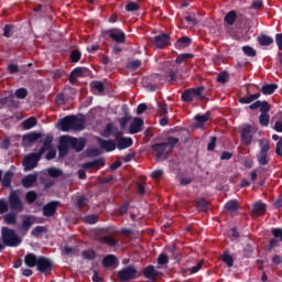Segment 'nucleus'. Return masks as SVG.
<instances>
[{"label": "nucleus", "instance_id": "58", "mask_svg": "<svg viewBox=\"0 0 282 282\" xmlns=\"http://www.w3.org/2000/svg\"><path fill=\"white\" fill-rule=\"evenodd\" d=\"M197 208L198 210H202V213H206V210H208V202L204 198H200L197 202Z\"/></svg>", "mask_w": 282, "mask_h": 282}, {"label": "nucleus", "instance_id": "51", "mask_svg": "<svg viewBox=\"0 0 282 282\" xmlns=\"http://www.w3.org/2000/svg\"><path fill=\"white\" fill-rule=\"evenodd\" d=\"M127 67H128V69L135 72V69H140V67H142V61H140V59L131 61L128 63Z\"/></svg>", "mask_w": 282, "mask_h": 282}, {"label": "nucleus", "instance_id": "39", "mask_svg": "<svg viewBox=\"0 0 282 282\" xmlns=\"http://www.w3.org/2000/svg\"><path fill=\"white\" fill-rule=\"evenodd\" d=\"M237 11L231 10L225 15V23L228 25H235V22L237 21Z\"/></svg>", "mask_w": 282, "mask_h": 282}, {"label": "nucleus", "instance_id": "32", "mask_svg": "<svg viewBox=\"0 0 282 282\" xmlns=\"http://www.w3.org/2000/svg\"><path fill=\"white\" fill-rule=\"evenodd\" d=\"M272 122H274V131H276L278 133H282V111L278 112L273 118H272Z\"/></svg>", "mask_w": 282, "mask_h": 282}, {"label": "nucleus", "instance_id": "13", "mask_svg": "<svg viewBox=\"0 0 282 282\" xmlns=\"http://www.w3.org/2000/svg\"><path fill=\"white\" fill-rule=\"evenodd\" d=\"M61 206V202L58 200H52L43 206V216L44 217H54L56 215V210H58V207Z\"/></svg>", "mask_w": 282, "mask_h": 282}, {"label": "nucleus", "instance_id": "12", "mask_svg": "<svg viewBox=\"0 0 282 282\" xmlns=\"http://www.w3.org/2000/svg\"><path fill=\"white\" fill-rule=\"evenodd\" d=\"M253 135H252V127L246 126L240 131V142L245 147H250L252 144Z\"/></svg>", "mask_w": 282, "mask_h": 282}, {"label": "nucleus", "instance_id": "63", "mask_svg": "<svg viewBox=\"0 0 282 282\" xmlns=\"http://www.w3.org/2000/svg\"><path fill=\"white\" fill-rule=\"evenodd\" d=\"M159 265H166L169 263V256L166 253H161L158 258Z\"/></svg>", "mask_w": 282, "mask_h": 282}, {"label": "nucleus", "instance_id": "21", "mask_svg": "<svg viewBox=\"0 0 282 282\" xmlns=\"http://www.w3.org/2000/svg\"><path fill=\"white\" fill-rule=\"evenodd\" d=\"M193 43V40L188 36H182L180 37L175 44V50H186V47H191V44Z\"/></svg>", "mask_w": 282, "mask_h": 282}, {"label": "nucleus", "instance_id": "33", "mask_svg": "<svg viewBox=\"0 0 282 282\" xmlns=\"http://www.w3.org/2000/svg\"><path fill=\"white\" fill-rule=\"evenodd\" d=\"M12 177H14V173H12L11 171L4 173L1 181L3 188H10V186H12Z\"/></svg>", "mask_w": 282, "mask_h": 282}, {"label": "nucleus", "instance_id": "37", "mask_svg": "<svg viewBox=\"0 0 282 282\" xmlns=\"http://www.w3.org/2000/svg\"><path fill=\"white\" fill-rule=\"evenodd\" d=\"M258 43L259 45H261L262 47H267L268 45H272V43H274V39L262 34L258 37Z\"/></svg>", "mask_w": 282, "mask_h": 282}, {"label": "nucleus", "instance_id": "29", "mask_svg": "<svg viewBox=\"0 0 282 282\" xmlns=\"http://www.w3.org/2000/svg\"><path fill=\"white\" fill-rule=\"evenodd\" d=\"M225 210L227 215H232L239 210V203L237 200H229L225 204Z\"/></svg>", "mask_w": 282, "mask_h": 282}, {"label": "nucleus", "instance_id": "31", "mask_svg": "<svg viewBox=\"0 0 282 282\" xmlns=\"http://www.w3.org/2000/svg\"><path fill=\"white\" fill-rule=\"evenodd\" d=\"M99 241L100 243H105L110 248H116V246H118V240H116V238H113L112 236H101L99 238Z\"/></svg>", "mask_w": 282, "mask_h": 282}, {"label": "nucleus", "instance_id": "16", "mask_svg": "<svg viewBox=\"0 0 282 282\" xmlns=\"http://www.w3.org/2000/svg\"><path fill=\"white\" fill-rule=\"evenodd\" d=\"M98 143L100 149H104L107 153H111L112 151H116L118 149L117 143L115 140H105V139H98Z\"/></svg>", "mask_w": 282, "mask_h": 282}, {"label": "nucleus", "instance_id": "60", "mask_svg": "<svg viewBox=\"0 0 282 282\" xmlns=\"http://www.w3.org/2000/svg\"><path fill=\"white\" fill-rule=\"evenodd\" d=\"M177 68H171L169 67L166 70H165V74L169 75L170 77V80H177Z\"/></svg>", "mask_w": 282, "mask_h": 282}, {"label": "nucleus", "instance_id": "30", "mask_svg": "<svg viewBox=\"0 0 282 282\" xmlns=\"http://www.w3.org/2000/svg\"><path fill=\"white\" fill-rule=\"evenodd\" d=\"M259 98H261V93H256L247 97H241L239 99V102L241 105H250L251 102H254V100H259Z\"/></svg>", "mask_w": 282, "mask_h": 282}, {"label": "nucleus", "instance_id": "61", "mask_svg": "<svg viewBox=\"0 0 282 282\" xmlns=\"http://www.w3.org/2000/svg\"><path fill=\"white\" fill-rule=\"evenodd\" d=\"M260 113H270V102L267 100L260 101Z\"/></svg>", "mask_w": 282, "mask_h": 282}, {"label": "nucleus", "instance_id": "47", "mask_svg": "<svg viewBox=\"0 0 282 282\" xmlns=\"http://www.w3.org/2000/svg\"><path fill=\"white\" fill-rule=\"evenodd\" d=\"M39 199V194H36L34 191H29L25 194V200L28 204H34Z\"/></svg>", "mask_w": 282, "mask_h": 282}, {"label": "nucleus", "instance_id": "6", "mask_svg": "<svg viewBox=\"0 0 282 282\" xmlns=\"http://www.w3.org/2000/svg\"><path fill=\"white\" fill-rule=\"evenodd\" d=\"M9 208L11 210H18V213H23V200H21V195L19 191H11L8 198Z\"/></svg>", "mask_w": 282, "mask_h": 282}, {"label": "nucleus", "instance_id": "17", "mask_svg": "<svg viewBox=\"0 0 282 282\" xmlns=\"http://www.w3.org/2000/svg\"><path fill=\"white\" fill-rule=\"evenodd\" d=\"M143 276L150 281H155L160 276V271L155 270L153 264H150L143 269Z\"/></svg>", "mask_w": 282, "mask_h": 282}, {"label": "nucleus", "instance_id": "1", "mask_svg": "<svg viewBox=\"0 0 282 282\" xmlns=\"http://www.w3.org/2000/svg\"><path fill=\"white\" fill-rule=\"evenodd\" d=\"M61 131H83L85 129V120L76 117V115L66 116L59 119L58 123Z\"/></svg>", "mask_w": 282, "mask_h": 282}, {"label": "nucleus", "instance_id": "36", "mask_svg": "<svg viewBox=\"0 0 282 282\" xmlns=\"http://www.w3.org/2000/svg\"><path fill=\"white\" fill-rule=\"evenodd\" d=\"M70 74H73V76H75L76 78H83V76H87V74H89V68L76 67L70 72Z\"/></svg>", "mask_w": 282, "mask_h": 282}, {"label": "nucleus", "instance_id": "48", "mask_svg": "<svg viewBox=\"0 0 282 282\" xmlns=\"http://www.w3.org/2000/svg\"><path fill=\"white\" fill-rule=\"evenodd\" d=\"M47 173H48L50 177H53V178L63 177V170H61V169L50 167L47 170Z\"/></svg>", "mask_w": 282, "mask_h": 282}, {"label": "nucleus", "instance_id": "41", "mask_svg": "<svg viewBox=\"0 0 282 282\" xmlns=\"http://www.w3.org/2000/svg\"><path fill=\"white\" fill-rule=\"evenodd\" d=\"M216 80L220 83V85H226V83L230 80V74L227 70H223L217 75Z\"/></svg>", "mask_w": 282, "mask_h": 282}, {"label": "nucleus", "instance_id": "3", "mask_svg": "<svg viewBox=\"0 0 282 282\" xmlns=\"http://www.w3.org/2000/svg\"><path fill=\"white\" fill-rule=\"evenodd\" d=\"M204 86L196 88H187L181 95L182 102H193V100H206L204 96Z\"/></svg>", "mask_w": 282, "mask_h": 282}, {"label": "nucleus", "instance_id": "22", "mask_svg": "<svg viewBox=\"0 0 282 282\" xmlns=\"http://www.w3.org/2000/svg\"><path fill=\"white\" fill-rule=\"evenodd\" d=\"M39 180L37 174H29L21 180V184L24 188H32L34 183Z\"/></svg>", "mask_w": 282, "mask_h": 282}, {"label": "nucleus", "instance_id": "56", "mask_svg": "<svg viewBox=\"0 0 282 282\" xmlns=\"http://www.w3.org/2000/svg\"><path fill=\"white\" fill-rule=\"evenodd\" d=\"M242 52L246 56L254 57L257 56V51L252 46H242Z\"/></svg>", "mask_w": 282, "mask_h": 282}, {"label": "nucleus", "instance_id": "55", "mask_svg": "<svg viewBox=\"0 0 282 282\" xmlns=\"http://www.w3.org/2000/svg\"><path fill=\"white\" fill-rule=\"evenodd\" d=\"M12 32H14V26L12 24H6L3 28V36L6 39H10L12 36Z\"/></svg>", "mask_w": 282, "mask_h": 282}, {"label": "nucleus", "instance_id": "45", "mask_svg": "<svg viewBox=\"0 0 282 282\" xmlns=\"http://www.w3.org/2000/svg\"><path fill=\"white\" fill-rule=\"evenodd\" d=\"M82 257L87 261H94L96 259V251H94L93 249L84 250L82 252Z\"/></svg>", "mask_w": 282, "mask_h": 282}, {"label": "nucleus", "instance_id": "19", "mask_svg": "<svg viewBox=\"0 0 282 282\" xmlns=\"http://www.w3.org/2000/svg\"><path fill=\"white\" fill-rule=\"evenodd\" d=\"M69 142L67 141V137H61L59 145H58V153L59 158H65L67 153H69Z\"/></svg>", "mask_w": 282, "mask_h": 282}, {"label": "nucleus", "instance_id": "10", "mask_svg": "<svg viewBox=\"0 0 282 282\" xmlns=\"http://www.w3.org/2000/svg\"><path fill=\"white\" fill-rule=\"evenodd\" d=\"M37 271L42 274L47 272H52V268H54V262L47 257L40 256L37 260Z\"/></svg>", "mask_w": 282, "mask_h": 282}, {"label": "nucleus", "instance_id": "26", "mask_svg": "<svg viewBox=\"0 0 282 282\" xmlns=\"http://www.w3.org/2000/svg\"><path fill=\"white\" fill-rule=\"evenodd\" d=\"M279 89L278 84H264L262 85L260 91H262L263 96H272L274 91Z\"/></svg>", "mask_w": 282, "mask_h": 282}, {"label": "nucleus", "instance_id": "2", "mask_svg": "<svg viewBox=\"0 0 282 282\" xmlns=\"http://www.w3.org/2000/svg\"><path fill=\"white\" fill-rule=\"evenodd\" d=\"M1 239L7 248H17L18 246H21V237H19V234H17L14 229L2 227Z\"/></svg>", "mask_w": 282, "mask_h": 282}, {"label": "nucleus", "instance_id": "7", "mask_svg": "<svg viewBox=\"0 0 282 282\" xmlns=\"http://www.w3.org/2000/svg\"><path fill=\"white\" fill-rule=\"evenodd\" d=\"M151 149L155 153L156 160H166L172 153L171 148H169V143L166 142L155 143Z\"/></svg>", "mask_w": 282, "mask_h": 282}, {"label": "nucleus", "instance_id": "20", "mask_svg": "<svg viewBox=\"0 0 282 282\" xmlns=\"http://www.w3.org/2000/svg\"><path fill=\"white\" fill-rule=\"evenodd\" d=\"M133 147V139L131 137H121L117 142V149L119 151H124V149H129Z\"/></svg>", "mask_w": 282, "mask_h": 282}, {"label": "nucleus", "instance_id": "44", "mask_svg": "<svg viewBox=\"0 0 282 282\" xmlns=\"http://www.w3.org/2000/svg\"><path fill=\"white\" fill-rule=\"evenodd\" d=\"M1 105H7V107H14V96L12 94H9L7 97H2L0 99Z\"/></svg>", "mask_w": 282, "mask_h": 282}, {"label": "nucleus", "instance_id": "64", "mask_svg": "<svg viewBox=\"0 0 282 282\" xmlns=\"http://www.w3.org/2000/svg\"><path fill=\"white\" fill-rule=\"evenodd\" d=\"M275 44L278 45V50L282 52V33L275 34Z\"/></svg>", "mask_w": 282, "mask_h": 282}, {"label": "nucleus", "instance_id": "15", "mask_svg": "<svg viewBox=\"0 0 282 282\" xmlns=\"http://www.w3.org/2000/svg\"><path fill=\"white\" fill-rule=\"evenodd\" d=\"M143 127H144V120L140 117H135L130 123L129 133L131 135H135V133L142 132Z\"/></svg>", "mask_w": 282, "mask_h": 282}, {"label": "nucleus", "instance_id": "34", "mask_svg": "<svg viewBox=\"0 0 282 282\" xmlns=\"http://www.w3.org/2000/svg\"><path fill=\"white\" fill-rule=\"evenodd\" d=\"M258 164L260 166H268L270 164V159L268 158V152H258L256 155Z\"/></svg>", "mask_w": 282, "mask_h": 282}, {"label": "nucleus", "instance_id": "40", "mask_svg": "<svg viewBox=\"0 0 282 282\" xmlns=\"http://www.w3.org/2000/svg\"><path fill=\"white\" fill-rule=\"evenodd\" d=\"M260 153H268L270 151V140L263 138L258 141Z\"/></svg>", "mask_w": 282, "mask_h": 282}, {"label": "nucleus", "instance_id": "25", "mask_svg": "<svg viewBox=\"0 0 282 282\" xmlns=\"http://www.w3.org/2000/svg\"><path fill=\"white\" fill-rule=\"evenodd\" d=\"M83 166L84 169H102V166H105V159L99 158L97 160L86 162Z\"/></svg>", "mask_w": 282, "mask_h": 282}, {"label": "nucleus", "instance_id": "35", "mask_svg": "<svg viewBox=\"0 0 282 282\" xmlns=\"http://www.w3.org/2000/svg\"><path fill=\"white\" fill-rule=\"evenodd\" d=\"M34 221H36V218L34 216H25L22 220V228L23 230L28 231L30 228H32Z\"/></svg>", "mask_w": 282, "mask_h": 282}, {"label": "nucleus", "instance_id": "18", "mask_svg": "<svg viewBox=\"0 0 282 282\" xmlns=\"http://www.w3.org/2000/svg\"><path fill=\"white\" fill-rule=\"evenodd\" d=\"M42 134L40 132H30L22 137L23 147H30L33 142H36Z\"/></svg>", "mask_w": 282, "mask_h": 282}, {"label": "nucleus", "instance_id": "53", "mask_svg": "<svg viewBox=\"0 0 282 282\" xmlns=\"http://www.w3.org/2000/svg\"><path fill=\"white\" fill-rule=\"evenodd\" d=\"M259 123L261 124V127H268L270 124V115L261 113L259 116Z\"/></svg>", "mask_w": 282, "mask_h": 282}, {"label": "nucleus", "instance_id": "27", "mask_svg": "<svg viewBox=\"0 0 282 282\" xmlns=\"http://www.w3.org/2000/svg\"><path fill=\"white\" fill-rule=\"evenodd\" d=\"M118 263V258H116L115 254H107L102 259V265L104 268H113Z\"/></svg>", "mask_w": 282, "mask_h": 282}, {"label": "nucleus", "instance_id": "24", "mask_svg": "<svg viewBox=\"0 0 282 282\" xmlns=\"http://www.w3.org/2000/svg\"><path fill=\"white\" fill-rule=\"evenodd\" d=\"M24 263L28 268H36L39 265V257L34 253H28L24 257Z\"/></svg>", "mask_w": 282, "mask_h": 282}, {"label": "nucleus", "instance_id": "62", "mask_svg": "<svg viewBox=\"0 0 282 282\" xmlns=\"http://www.w3.org/2000/svg\"><path fill=\"white\" fill-rule=\"evenodd\" d=\"M203 265H204V261H199L195 267L189 268L187 272L189 274H197V272L202 270Z\"/></svg>", "mask_w": 282, "mask_h": 282}, {"label": "nucleus", "instance_id": "59", "mask_svg": "<svg viewBox=\"0 0 282 282\" xmlns=\"http://www.w3.org/2000/svg\"><path fill=\"white\" fill-rule=\"evenodd\" d=\"M43 232H47V227L45 226H36L32 231L31 235H33V237H39V235L43 234Z\"/></svg>", "mask_w": 282, "mask_h": 282}, {"label": "nucleus", "instance_id": "54", "mask_svg": "<svg viewBox=\"0 0 282 282\" xmlns=\"http://www.w3.org/2000/svg\"><path fill=\"white\" fill-rule=\"evenodd\" d=\"M84 223L89 225L98 224V215L93 214V215L85 216Z\"/></svg>", "mask_w": 282, "mask_h": 282}, {"label": "nucleus", "instance_id": "49", "mask_svg": "<svg viewBox=\"0 0 282 282\" xmlns=\"http://www.w3.org/2000/svg\"><path fill=\"white\" fill-rule=\"evenodd\" d=\"M221 261L223 263H226L228 268H232V265H235V259L227 252L223 254Z\"/></svg>", "mask_w": 282, "mask_h": 282}, {"label": "nucleus", "instance_id": "46", "mask_svg": "<svg viewBox=\"0 0 282 282\" xmlns=\"http://www.w3.org/2000/svg\"><path fill=\"white\" fill-rule=\"evenodd\" d=\"M3 219L7 224H9V226H17V214L15 213L7 214Z\"/></svg>", "mask_w": 282, "mask_h": 282}, {"label": "nucleus", "instance_id": "42", "mask_svg": "<svg viewBox=\"0 0 282 282\" xmlns=\"http://www.w3.org/2000/svg\"><path fill=\"white\" fill-rule=\"evenodd\" d=\"M193 58H195L194 54H192V53H183V54H180L176 57L175 63H177L180 65V64L186 63V61H191Z\"/></svg>", "mask_w": 282, "mask_h": 282}, {"label": "nucleus", "instance_id": "50", "mask_svg": "<svg viewBox=\"0 0 282 282\" xmlns=\"http://www.w3.org/2000/svg\"><path fill=\"white\" fill-rule=\"evenodd\" d=\"M14 96L19 98V100H25L28 98V88H18Z\"/></svg>", "mask_w": 282, "mask_h": 282}, {"label": "nucleus", "instance_id": "14", "mask_svg": "<svg viewBox=\"0 0 282 282\" xmlns=\"http://www.w3.org/2000/svg\"><path fill=\"white\" fill-rule=\"evenodd\" d=\"M102 138H110L113 135V138H122L123 132L122 130H119L113 126V123H107L106 128L104 129L101 133Z\"/></svg>", "mask_w": 282, "mask_h": 282}, {"label": "nucleus", "instance_id": "8", "mask_svg": "<svg viewBox=\"0 0 282 282\" xmlns=\"http://www.w3.org/2000/svg\"><path fill=\"white\" fill-rule=\"evenodd\" d=\"M104 34H107L109 39L115 41V43L122 44L127 43V33L118 28H112L109 30L104 31Z\"/></svg>", "mask_w": 282, "mask_h": 282}, {"label": "nucleus", "instance_id": "52", "mask_svg": "<svg viewBox=\"0 0 282 282\" xmlns=\"http://www.w3.org/2000/svg\"><path fill=\"white\" fill-rule=\"evenodd\" d=\"M138 10H140L138 2L130 1L126 6V12H138Z\"/></svg>", "mask_w": 282, "mask_h": 282}, {"label": "nucleus", "instance_id": "4", "mask_svg": "<svg viewBox=\"0 0 282 282\" xmlns=\"http://www.w3.org/2000/svg\"><path fill=\"white\" fill-rule=\"evenodd\" d=\"M117 276L121 282L135 281L138 279V269L134 265L124 267L118 271Z\"/></svg>", "mask_w": 282, "mask_h": 282}, {"label": "nucleus", "instance_id": "57", "mask_svg": "<svg viewBox=\"0 0 282 282\" xmlns=\"http://www.w3.org/2000/svg\"><path fill=\"white\" fill-rule=\"evenodd\" d=\"M83 57V53L80 51H72L70 52V61L72 63H78L80 58Z\"/></svg>", "mask_w": 282, "mask_h": 282}, {"label": "nucleus", "instance_id": "43", "mask_svg": "<svg viewBox=\"0 0 282 282\" xmlns=\"http://www.w3.org/2000/svg\"><path fill=\"white\" fill-rule=\"evenodd\" d=\"M34 127H36V118L30 117L23 121V129H25L26 131L30 129H34Z\"/></svg>", "mask_w": 282, "mask_h": 282}, {"label": "nucleus", "instance_id": "28", "mask_svg": "<svg viewBox=\"0 0 282 282\" xmlns=\"http://www.w3.org/2000/svg\"><path fill=\"white\" fill-rule=\"evenodd\" d=\"M54 142V137L48 134L45 137L42 148L40 149V152L42 153V155L45 154V151H50V149H52V143Z\"/></svg>", "mask_w": 282, "mask_h": 282}, {"label": "nucleus", "instance_id": "23", "mask_svg": "<svg viewBox=\"0 0 282 282\" xmlns=\"http://www.w3.org/2000/svg\"><path fill=\"white\" fill-rule=\"evenodd\" d=\"M268 210V205L264 203L258 202L253 205V216L254 217H262V215H265V212Z\"/></svg>", "mask_w": 282, "mask_h": 282}, {"label": "nucleus", "instance_id": "38", "mask_svg": "<svg viewBox=\"0 0 282 282\" xmlns=\"http://www.w3.org/2000/svg\"><path fill=\"white\" fill-rule=\"evenodd\" d=\"M194 120L200 124V127H204L208 120H210V111H207L205 115H196L194 117Z\"/></svg>", "mask_w": 282, "mask_h": 282}, {"label": "nucleus", "instance_id": "9", "mask_svg": "<svg viewBox=\"0 0 282 282\" xmlns=\"http://www.w3.org/2000/svg\"><path fill=\"white\" fill-rule=\"evenodd\" d=\"M151 43L156 50H164V47L171 45V35L169 33H161L154 36Z\"/></svg>", "mask_w": 282, "mask_h": 282}, {"label": "nucleus", "instance_id": "11", "mask_svg": "<svg viewBox=\"0 0 282 282\" xmlns=\"http://www.w3.org/2000/svg\"><path fill=\"white\" fill-rule=\"evenodd\" d=\"M66 140L68 141V144L70 149L76 151V153H80L87 147V141L85 139H76L74 137L65 135Z\"/></svg>", "mask_w": 282, "mask_h": 282}, {"label": "nucleus", "instance_id": "5", "mask_svg": "<svg viewBox=\"0 0 282 282\" xmlns=\"http://www.w3.org/2000/svg\"><path fill=\"white\" fill-rule=\"evenodd\" d=\"M41 158H43V153L39 151V153H30L29 155L24 156L22 161V166H24V171H33L39 166V162H41Z\"/></svg>", "mask_w": 282, "mask_h": 282}]
</instances>
